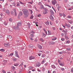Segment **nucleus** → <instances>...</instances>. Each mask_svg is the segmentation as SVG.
Returning a JSON list of instances; mask_svg holds the SVG:
<instances>
[{
	"mask_svg": "<svg viewBox=\"0 0 73 73\" xmlns=\"http://www.w3.org/2000/svg\"><path fill=\"white\" fill-rule=\"evenodd\" d=\"M52 68H53V69H54L55 68H56V67H55V66H52Z\"/></svg>",
	"mask_w": 73,
	"mask_h": 73,
	"instance_id": "44",
	"label": "nucleus"
},
{
	"mask_svg": "<svg viewBox=\"0 0 73 73\" xmlns=\"http://www.w3.org/2000/svg\"><path fill=\"white\" fill-rule=\"evenodd\" d=\"M38 46L39 48L40 49H42V46H41L38 44Z\"/></svg>",
	"mask_w": 73,
	"mask_h": 73,
	"instance_id": "11",
	"label": "nucleus"
},
{
	"mask_svg": "<svg viewBox=\"0 0 73 73\" xmlns=\"http://www.w3.org/2000/svg\"><path fill=\"white\" fill-rule=\"evenodd\" d=\"M13 61H16V58H13Z\"/></svg>",
	"mask_w": 73,
	"mask_h": 73,
	"instance_id": "23",
	"label": "nucleus"
},
{
	"mask_svg": "<svg viewBox=\"0 0 73 73\" xmlns=\"http://www.w3.org/2000/svg\"><path fill=\"white\" fill-rule=\"evenodd\" d=\"M65 38H66V39H67V40H69V38H68V37L67 36H66Z\"/></svg>",
	"mask_w": 73,
	"mask_h": 73,
	"instance_id": "35",
	"label": "nucleus"
},
{
	"mask_svg": "<svg viewBox=\"0 0 73 73\" xmlns=\"http://www.w3.org/2000/svg\"><path fill=\"white\" fill-rule=\"evenodd\" d=\"M68 22L70 23V24H72L73 23V22L72 21H69Z\"/></svg>",
	"mask_w": 73,
	"mask_h": 73,
	"instance_id": "34",
	"label": "nucleus"
},
{
	"mask_svg": "<svg viewBox=\"0 0 73 73\" xmlns=\"http://www.w3.org/2000/svg\"><path fill=\"white\" fill-rule=\"evenodd\" d=\"M17 5L16 6L17 7H19L20 6V3L19 2H17Z\"/></svg>",
	"mask_w": 73,
	"mask_h": 73,
	"instance_id": "13",
	"label": "nucleus"
},
{
	"mask_svg": "<svg viewBox=\"0 0 73 73\" xmlns=\"http://www.w3.org/2000/svg\"><path fill=\"white\" fill-rule=\"evenodd\" d=\"M15 54H18V52H17V51H16L15 52Z\"/></svg>",
	"mask_w": 73,
	"mask_h": 73,
	"instance_id": "32",
	"label": "nucleus"
},
{
	"mask_svg": "<svg viewBox=\"0 0 73 73\" xmlns=\"http://www.w3.org/2000/svg\"><path fill=\"white\" fill-rule=\"evenodd\" d=\"M29 4H32V3H33V2H29Z\"/></svg>",
	"mask_w": 73,
	"mask_h": 73,
	"instance_id": "59",
	"label": "nucleus"
},
{
	"mask_svg": "<svg viewBox=\"0 0 73 73\" xmlns=\"http://www.w3.org/2000/svg\"><path fill=\"white\" fill-rule=\"evenodd\" d=\"M23 12L24 15V16L25 17H27L29 15V13L28 12V11L27 9H23Z\"/></svg>",
	"mask_w": 73,
	"mask_h": 73,
	"instance_id": "1",
	"label": "nucleus"
},
{
	"mask_svg": "<svg viewBox=\"0 0 73 73\" xmlns=\"http://www.w3.org/2000/svg\"><path fill=\"white\" fill-rule=\"evenodd\" d=\"M71 29H73V26L72 27H71Z\"/></svg>",
	"mask_w": 73,
	"mask_h": 73,
	"instance_id": "63",
	"label": "nucleus"
},
{
	"mask_svg": "<svg viewBox=\"0 0 73 73\" xmlns=\"http://www.w3.org/2000/svg\"><path fill=\"white\" fill-rule=\"evenodd\" d=\"M21 24L20 23H19L17 24V26L18 27H19V26H20L21 25Z\"/></svg>",
	"mask_w": 73,
	"mask_h": 73,
	"instance_id": "21",
	"label": "nucleus"
},
{
	"mask_svg": "<svg viewBox=\"0 0 73 73\" xmlns=\"http://www.w3.org/2000/svg\"><path fill=\"white\" fill-rule=\"evenodd\" d=\"M27 25H28L29 28H30V24L29 23Z\"/></svg>",
	"mask_w": 73,
	"mask_h": 73,
	"instance_id": "24",
	"label": "nucleus"
},
{
	"mask_svg": "<svg viewBox=\"0 0 73 73\" xmlns=\"http://www.w3.org/2000/svg\"><path fill=\"white\" fill-rule=\"evenodd\" d=\"M14 66H17L19 65L18 64H14Z\"/></svg>",
	"mask_w": 73,
	"mask_h": 73,
	"instance_id": "46",
	"label": "nucleus"
},
{
	"mask_svg": "<svg viewBox=\"0 0 73 73\" xmlns=\"http://www.w3.org/2000/svg\"><path fill=\"white\" fill-rule=\"evenodd\" d=\"M58 63H59V64L60 63V60H59V59H58Z\"/></svg>",
	"mask_w": 73,
	"mask_h": 73,
	"instance_id": "51",
	"label": "nucleus"
},
{
	"mask_svg": "<svg viewBox=\"0 0 73 73\" xmlns=\"http://www.w3.org/2000/svg\"><path fill=\"white\" fill-rule=\"evenodd\" d=\"M11 14H13V13H14V12L13 11H11Z\"/></svg>",
	"mask_w": 73,
	"mask_h": 73,
	"instance_id": "49",
	"label": "nucleus"
},
{
	"mask_svg": "<svg viewBox=\"0 0 73 73\" xmlns=\"http://www.w3.org/2000/svg\"><path fill=\"white\" fill-rule=\"evenodd\" d=\"M66 50L68 51H69V50H70V48H67Z\"/></svg>",
	"mask_w": 73,
	"mask_h": 73,
	"instance_id": "45",
	"label": "nucleus"
},
{
	"mask_svg": "<svg viewBox=\"0 0 73 73\" xmlns=\"http://www.w3.org/2000/svg\"><path fill=\"white\" fill-rule=\"evenodd\" d=\"M2 72H3V73H6V72H5V70H2Z\"/></svg>",
	"mask_w": 73,
	"mask_h": 73,
	"instance_id": "33",
	"label": "nucleus"
},
{
	"mask_svg": "<svg viewBox=\"0 0 73 73\" xmlns=\"http://www.w3.org/2000/svg\"><path fill=\"white\" fill-rule=\"evenodd\" d=\"M66 43H67V44H69L70 43V41L69 40L67 41Z\"/></svg>",
	"mask_w": 73,
	"mask_h": 73,
	"instance_id": "26",
	"label": "nucleus"
},
{
	"mask_svg": "<svg viewBox=\"0 0 73 73\" xmlns=\"http://www.w3.org/2000/svg\"><path fill=\"white\" fill-rule=\"evenodd\" d=\"M50 25H52V22L51 21H50Z\"/></svg>",
	"mask_w": 73,
	"mask_h": 73,
	"instance_id": "47",
	"label": "nucleus"
},
{
	"mask_svg": "<svg viewBox=\"0 0 73 73\" xmlns=\"http://www.w3.org/2000/svg\"><path fill=\"white\" fill-rule=\"evenodd\" d=\"M71 72H73V68H72L71 69Z\"/></svg>",
	"mask_w": 73,
	"mask_h": 73,
	"instance_id": "41",
	"label": "nucleus"
},
{
	"mask_svg": "<svg viewBox=\"0 0 73 73\" xmlns=\"http://www.w3.org/2000/svg\"><path fill=\"white\" fill-rule=\"evenodd\" d=\"M0 51L1 52H4V51H5V50H4V49H2L0 50Z\"/></svg>",
	"mask_w": 73,
	"mask_h": 73,
	"instance_id": "19",
	"label": "nucleus"
},
{
	"mask_svg": "<svg viewBox=\"0 0 73 73\" xmlns=\"http://www.w3.org/2000/svg\"><path fill=\"white\" fill-rule=\"evenodd\" d=\"M31 36L32 37H34V35L33 34H31Z\"/></svg>",
	"mask_w": 73,
	"mask_h": 73,
	"instance_id": "31",
	"label": "nucleus"
},
{
	"mask_svg": "<svg viewBox=\"0 0 73 73\" xmlns=\"http://www.w3.org/2000/svg\"><path fill=\"white\" fill-rule=\"evenodd\" d=\"M4 25H7V23L6 22H4Z\"/></svg>",
	"mask_w": 73,
	"mask_h": 73,
	"instance_id": "42",
	"label": "nucleus"
},
{
	"mask_svg": "<svg viewBox=\"0 0 73 73\" xmlns=\"http://www.w3.org/2000/svg\"><path fill=\"white\" fill-rule=\"evenodd\" d=\"M13 10L14 12L15 15V16H17V13H16V10L15 9H13Z\"/></svg>",
	"mask_w": 73,
	"mask_h": 73,
	"instance_id": "5",
	"label": "nucleus"
},
{
	"mask_svg": "<svg viewBox=\"0 0 73 73\" xmlns=\"http://www.w3.org/2000/svg\"><path fill=\"white\" fill-rule=\"evenodd\" d=\"M63 16L64 17H65V14L63 13Z\"/></svg>",
	"mask_w": 73,
	"mask_h": 73,
	"instance_id": "53",
	"label": "nucleus"
},
{
	"mask_svg": "<svg viewBox=\"0 0 73 73\" xmlns=\"http://www.w3.org/2000/svg\"><path fill=\"white\" fill-rule=\"evenodd\" d=\"M30 68L31 69H33V67H30Z\"/></svg>",
	"mask_w": 73,
	"mask_h": 73,
	"instance_id": "62",
	"label": "nucleus"
},
{
	"mask_svg": "<svg viewBox=\"0 0 73 73\" xmlns=\"http://www.w3.org/2000/svg\"><path fill=\"white\" fill-rule=\"evenodd\" d=\"M46 5V6H48V7L50 8H51V6H50V5Z\"/></svg>",
	"mask_w": 73,
	"mask_h": 73,
	"instance_id": "52",
	"label": "nucleus"
},
{
	"mask_svg": "<svg viewBox=\"0 0 73 73\" xmlns=\"http://www.w3.org/2000/svg\"><path fill=\"white\" fill-rule=\"evenodd\" d=\"M20 3L21 4H24V3H23L22 2L19 1Z\"/></svg>",
	"mask_w": 73,
	"mask_h": 73,
	"instance_id": "40",
	"label": "nucleus"
},
{
	"mask_svg": "<svg viewBox=\"0 0 73 73\" xmlns=\"http://www.w3.org/2000/svg\"><path fill=\"white\" fill-rule=\"evenodd\" d=\"M51 13L52 15H54V12H53V11H52Z\"/></svg>",
	"mask_w": 73,
	"mask_h": 73,
	"instance_id": "43",
	"label": "nucleus"
},
{
	"mask_svg": "<svg viewBox=\"0 0 73 73\" xmlns=\"http://www.w3.org/2000/svg\"><path fill=\"white\" fill-rule=\"evenodd\" d=\"M28 46L29 47V48H32V47H33V45L32 44H29Z\"/></svg>",
	"mask_w": 73,
	"mask_h": 73,
	"instance_id": "14",
	"label": "nucleus"
},
{
	"mask_svg": "<svg viewBox=\"0 0 73 73\" xmlns=\"http://www.w3.org/2000/svg\"><path fill=\"white\" fill-rule=\"evenodd\" d=\"M56 39H57V38L54 37L52 39V40H56Z\"/></svg>",
	"mask_w": 73,
	"mask_h": 73,
	"instance_id": "18",
	"label": "nucleus"
},
{
	"mask_svg": "<svg viewBox=\"0 0 73 73\" xmlns=\"http://www.w3.org/2000/svg\"><path fill=\"white\" fill-rule=\"evenodd\" d=\"M3 61L4 62H5V63H6L7 62V60H3Z\"/></svg>",
	"mask_w": 73,
	"mask_h": 73,
	"instance_id": "27",
	"label": "nucleus"
},
{
	"mask_svg": "<svg viewBox=\"0 0 73 73\" xmlns=\"http://www.w3.org/2000/svg\"><path fill=\"white\" fill-rule=\"evenodd\" d=\"M8 38L9 39L11 40V38H12V36H10L9 35H8Z\"/></svg>",
	"mask_w": 73,
	"mask_h": 73,
	"instance_id": "10",
	"label": "nucleus"
},
{
	"mask_svg": "<svg viewBox=\"0 0 73 73\" xmlns=\"http://www.w3.org/2000/svg\"><path fill=\"white\" fill-rule=\"evenodd\" d=\"M30 19H33V16L32 15L30 17Z\"/></svg>",
	"mask_w": 73,
	"mask_h": 73,
	"instance_id": "25",
	"label": "nucleus"
},
{
	"mask_svg": "<svg viewBox=\"0 0 73 73\" xmlns=\"http://www.w3.org/2000/svg\"><path fill=\"white\" fill-rule=\"evenodd\" d=\"M48 31V35H51V32Z\"/></svg>",
	"mask_w": 73,
	"mask_h": 73,
	"instance_id": "16",
	"label": "nucleus"
},
{
	"mask_svg": "<svg viewBox=\"0 0 73 73\" xmlns=\"http://www.w3.org/2000/svg\"><path fill=\"white\" fill-rule=\"evenodd\" d=\"M13 55V53H11L9 55V56H12Z\"/></svg>",
	"mask_w": 73,
	"mask_h": 73,
	"instance_id": "20",
	"label": "nucleus"
},
{
	"mask_svg": "<svg viewBox=\"0 0 73 73\" xmlns=\"http://www.w3.org/2000/svg\"><path fill=\"white\" fill-rule=\"evenodd\" d=\"M50 18L52 20H53L54 18L53 16H52V15H50Z\"/></svg>",
	"mask_w": 73,
	"mask_h": 73,
	"instance_id": "7",
	"label": "nucleus"
},
{
	"mask_svg": "<svg viewBox=\"0 0 73 73\" xmlns=\"http://www.w3.org/2000/svg\"><path fill=\"white\" fill-rule=\"evenodd\" d=\"M4 46H5V47H8V46H9V44L8 43L4 44Z\"/></svg>",
	"mask_w": 73,
	"mask_h": 73,
	"instance_id": "4",
	"label": "nucleus"
},
{
	"mask_svg": "<svg viewBox=\"0 0 73 73\" xmlns=\"http://www.w3.org/2000/svg\"><path fill=\"white\" fill-rule=\"evenodd\" d=\"M48 13V12H47V10H46L43 11V13L44 15L46 14V13Z\"/></svg>",
	"mask_w": 73,
	"mask_h": 73,
	"instance_id": "6",
	"label": "nucleus"
},
{
	"mask_svg": "<svg viewBox=\"0 0 73 73\" xmlns=\"http://www.w3.org/2000/svg\"><path fill=\"white\" fill-rule=\"evenodd\" d=\"M44 57H45V55L44 54L42 55V58H44Z\"/></svg>",
	"mask_w": 73,
	"mask_h": 73,
	"instance_id": "39",
	"label": "nucleus"
},
{
	"mask_svg": "<svg viewBox=\"0 0 73 73\" xmlns=\"http://www.w3.org/2000/svg\"><path fill=\"white\" fill-rule=\"evenodd\" d=\"M6 13H7V14H9L10 12H9V11L8 10H6L5 11Z\"/></svg>",
	"mask_w": 73,
	"mask_h": 73,
	"instance_id": "9",
	"label": "nucleus"
},
{
	"mask_svg": "<svg viewBox=\"0 0 73 73\" xmlns=\"http://www.w3.org/2000/svg\"><path fill=\"white\" fill-rule=\"evenodd\" d=\"M44 62H45L44 61V60H43L41 62V64H44Z\"/></svg>",
	"mask_w": 73,
	"mask_h": 73,
	"instance_id": "36",
	"label": "nucleus"
},
{
	"mask_svg": "<svg viewBox=\"0 0 73 73\" xmlns=\"http://www.w3.org/2000/svg\"><path fill=\"white\" fill-rule=\"evenodd\" d=\"M23 15L22 13H19L20 16H21V15Z\"/></svg>",
	"mask_w": 73,
	"mask_h": 73,
	"instance_id": "48",
	"label": "nucleus"
},
{
	"mask_svg": "<svg viewBox=\"0 0 73 73\" xmlns=\"http://www.w3.org/2000/svg\"><path fill=\"white\" fill-rule=\"evenodd\" d=\"M9 21H10V22H12V19L11 18L9 19Z\"/></svg>",
	"mask_w": 73,
	"mask_h": 73,
	"instance_id": "28",
	"label": "nucleus"
},
{
	"mask_svg": "<svg viewBox=\"0 0 73 73\" xmlns=\"http://www.w3.org/2000/svg\"><path fill=\"white\" fill-rule=\"evenodd\" d=\"M68 10H72V8H69L68 9Z\"/></svg>",
	"mask_w": 73,
	"mask_h": 73,
	"instance_id": "58",
	"label": "nucleus"
},
{
	"mask_svg": "<svg viewBox=\"0 0 73 73\" xmlns=\"http://www.w3.org/2000/svg\"><path fill=\"white\" fill-rule=\"evenodd\" d=\"M61 70L62 71H64V68H61Z\"/></svg>",
	"mask_w": 73,
	"mask_h": 73,
	"instance_id": "50",
	"label": "nucleus"
},
{
	"mask_svg": "<svg viewBox=\"0 0 73 73\" xmlns=\"http://www.w3.org/2000/svg\"><path fill=\"white\" fill-rule=\"evenodd\" d=\"M52 8L53 9L54 11L55 12H56V10H55V9H54V7H52Z\"/></svg>",
	"mask_w": 73,
	"mask_h": 73,
	"instance_id": "55",
	"label": "nucleus"
},
{
	"mask_svg": "<svg viewBox=\"0 0 73 73\" xmlns=\"http://www.w3.org/2000/svg\"><path fill=\"white\" fill-rule=\"evenodd\" d=\"M67 17L68 19H70V17H70V16H68Z\"/></svg>",
	"mask_w": 73,
	"mask_h": 73,
	"instance_id": "54",
	"label": "nucleus"
},
{
	"mask_svg": "<svg viewBox=\"0 0 73 73\" xmlns=\"http://www.w3.org/2000/svg\"><path fill=\"white\" fill-rule=\"evenodd\" d=\"M59 15L60 16H61V17H62V14L61 13H59Z\"/></svg>",
	"mask_w": 73,
	"mask_h": 73,
	"instance_id": "38",
	"label": "nucleus"
},
{
	"mask_svg": "<svg viewBox=\"0 0 73 73\" xmlns=\"http://www.w3.org/2000/svg\"><path fill=\"white\" fill-rule=\"evenodd\" d=\"M20 65H21V66H23V62H22Z\"/></svg>",
	"mask_w": 73,
	"mask_h": 73,
	"instance_id": "56",
	"label": "nucleus"
},
{
	"mask_svg": "<svg viewBox=\"0 0 73 73\" xmlns=\"http://www.w3.org/2000/svg\"><path fill=\"white\" fill-rule=\"evenodd\" d=\"M56 73V72L55 71H53V73Z\"/></svg>",
	"mask_w": 73,
	"mask_h": 73,
	"instance_id": "64",
	"label": "nucleus"
},
{
	"mask_svg": "<svg viewBox=\"0 0 73 73\" xmlns=\"http://www.w3.org/2000/svg\"><path fill=\"white\" fill-rule=\"evenodd\" d=\"M11 68H12V69H15V67H14V66H12L11 67Z\"/></svg>",
	"mask_w": 73,
	"mask_h": 73,
	"instance_id": "37",
	"label": "nucleus"
},
{
	"mask_svg": "<svg viewBox=\"0 0 73 73\" xmlns=\"http://www.w3.org/2000/svg\"><path fill=\"white\" fill-rule=\"evenodd\" d=\"M13 6H15V5H16V4L15 3H14L13 4Z\"/></svg>",
	"mask_w": 73,
	"mask_h": 73,
	"instance_id": "57",
	"label": "nucleus"
},
{
	"mask_svg": "<svg viewBox=\"0 0 73 73\" xmlns=\"http://www.w3.org/2000/svg\"><path fill=\"white\" fill-rule=\"evenodd\" d=\"M66 26L68 28H69V27H70V24H66Z\"/></svg>",
	"mask_w": 73,
	"mask_h": 73,
	"instance_id": "12",
	"label": "nucleus"
},
{
	"mask_svg": "<svg viewBox=\"0 0 73 73\" xmlns=\"http://www.w3.org/2000/svg\"><path fill=\"white\" fill-rule=\"evenodd\" d=\"M56 3H57V1L55 0H54L52 1V3L53 4V5H55Z\"/></svg>",
	"mask_w": 73,
	"mask_h": 73,
	"instance_id": "3",
	"label": "nucleus"
},
{
	"mask_svg": "<svg viewBox=\"0 0 73 73\" xmlns=\"http://www.w3.org/2000/svg\"><path fill=\"white\" fill-rule=\"evenodd\" d=\"M30 39H31V40H34V39H33L32 38H30Z\"/></svg>",
	"mask_w": 73,
	"mask_h": 73,
	"instance_id": "60",
	"label": "nucleus"
},
{
	"mask_svg": "<svg viewBox=\"0 0 73 73\" xmlns=\"http://www.w3.org/2000/svg\"><path fill=\"white\" fill-rule=\"evenodd\" d=\"M59 64L60 65V66H64V62L60 63Z\"/></svg>",
	"mask_w": 73,
	"mask_h": 73,
	"instance_id": "8",
	"label": "nucleus"
},
{
	"mask_svg": "<svg viewBox=\"0 0 73 73\" xmlns=\"http://www.w3.org/2000/svg\"><path fill=\"white\" fill-rule=\"evenodd\" d=\"M15 56L16 57H17L19 58V55H18V54H16Z\"/></svg>",
	"mask_w": 73,
	"mask_h": 73,
	"instance_id": "30",
	"label": "nucleus"
},
{
	"mask_svg": "<svg viewBox=\"0 0 73 73\" xmlns=\"http://www.w3.org/2000/svg\"><path fill=\"white\" fill-rule=\"evenodd\" d=\"M29 11H30V12H31V14H32V13H33V11H32V10H30V9H29Z\"/></svg>",
	"mask_w": 73,
	"mask_h": 73,
	"instance_id": "22",
	"label": "nucleus"
},
{
	"mask_svg": "<svg viewBox=\"0 0 73 73\" xmlns=\"http://www.w3.org/2000/svg\"><path fill=\"white\" fill-rule=\"evenodd\" d=\"M36 65L37 66H40V63H38L36 64Z\"/></svg>",
	"mask_w": 73,
	"mask_h": 73,
	"instance_id": "17",
	"label": "nucleus"
},
{
	"mask_svg": "<svg viewBox=\"0 0 73 73\" xmlns=\"http://www.w3.org/2000/svg\"><path fill=\"white\" fill-rule=\"evenodd\" d=\"M42 35L43 37H45L46 36V35L44 33H43Z\"/></svg>",
	"mask_w": 73,
	"mask_h": 73,
	"instance_id": "29",
	"label": "nucleus"
},
{
	"mask_svg": "<svg viewBox=\"0 0 73 73\" xmlns=\"http://www.w3.org/2000/svg\"><path fill=\"white\" fill-rule=\"evenodd\" d=\"M59 53L60 54H62V52H59Z\"/></svg>",
	"mask_w": 73,
	"mask_h": 73,
	"instance_id": "61",
	"label": "nucleus"
},
{
	"mask_svg": "<svg viewBox=\"0 0 73 73\" xmlns=\"http://www.w3.org/2000/svg\"><path fill=\"white\" fill-rule=\"evenodd\" d=\"M45 24H46V25H49V22L48 21H47L46 22H45Z\"/></svg>",
	"mask_w": 73,
	"mask_h": 73,
	"instance_id": "15",
	"label": "nucleus"
},
{
	"mask_svg": "<svg viewBox=\"0 0 73 73\" xmlns=\"http://www.w3.org/2000/svg\"><path fill=\"white\" fill-rule=\"evenodd\" d=\"M35 57L33 56H31L29 57V60H33V59H35Z\"/></svg>",
	"mask_w": 73,
	"mask_h": 73,
	"instance_id": "2",
	"label": "nucleus"
}]
</instances>
